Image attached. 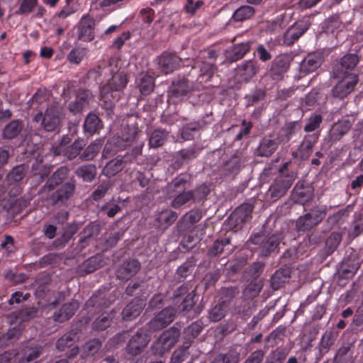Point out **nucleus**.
<instances>
[{
	"label": "nucleus",
	"mask_w": 363,
	"mask_h": 363,
	"mask_svg": "<svg viewBox=\"0 0 363 363\" xmlns=\"http://www.w3.org/2000/svg\"><path fill=\"white\" fill-rule=\"evenodd\" d=\"M63 118V108L57 104H52L47 108L44 115L42 111L37 113L34 121L40 123L45 130L52 132L60 129Z\"/></svg>",
	"instance_id": "nucleus-1"
},
{
	"label": "nucleus",
	"mask_w": 363,
	"mask_h": 363,
	"mask_svg": "<svg viewBox=\"0 0 363 363\" xmlns=\"http://www.w3.org/2000/svg\"><path fill=\"white\" fill-rule=\"evenodd\" d=\"M282 238V234L280 233H274L270 236H267L262 233L252 235L250 241L251 243L257 245L261 256H267L277 248Z\"/></svg>",
	"instance_id": "nucleus-2"
},
{
	"label": "nucleus",
	"mask_w": 363,
	"mask_h": 363,
	"mask_svg": "<svg viewBox=\"0 0 363 363\" xmlns=\"http://www.w3.org/2000/svg\"><path fill=\"white\" fill-rule=\"evenodd\" d=\"M337 82L332 89V95L334 98L343 99L350 94L359 81L357 74H337Z\"/></svg>",
	"instance_id": "nucleus-3"
},
{
	"label": "nucleus",
	"mask_w": 363,
	"mask_h": 363,
	"mask_svg": "<svg viewBox=\"0 0 363 363\" xmlns=\"http://www.w3.org/2000/svg\"><path fill=\"white\" fill-rule=\"evenodd\" d=\"M179 337V330L175 328H172L165 330L155 341L152 346V350L155 355H162L169 351L177 342Z\"/></svg>",
	"instance_id": "nucleus-4"
},
{
	"label": "nucleus",
	"mask_w": 363,
	"mask_h": 363,
	"mask_svg": "<svg viewBox=\"0 0 363 363\" xmlns=\"http://www.w3.org/2000/svg\"><path fill=\"white\" fill-rule=\"evenodd\" d=\"M295 179L296 174L294 172H290L287 176L278 175L269 186L270 198L273 201H277L283 196L291 187Z\"/></svg>",
	"instance_id": "nucleus-5"
},
{
	"label": "nucleus",
	"mask_w": 363,
	"mask_h": 363,
	"mask_svg": "<svg viewBox=\"0 0 363 363\" xmlns=\"http://www.w3.org/2000/svg\"><path fill=\"white\" fill-rule=\"evenodd\" d=\"M150 341V336L145 329L138 330L129 340L126 352L131 356L141 354Z\"/></svg>",
	"instance_id": "nucleus-6"
},
{
	"label": "nucleus",
	"mask_w": 363,
	"mask_h": 363,
	"mask_svg": "<svg viewBox=\"0 0 363 363\" xmlns=\"http://www.w3.org/2000/svg\"><path fill=\"white\" fill-rule=\"evenodd\" d=\"M326 216L325 209H313L296 220V228L299 231L310 230L320 223Z\"/></svg>",
	"instance_id": "nucleus-7"
},
{
	"label": "nucleus",
	"mask_w": 363,
	"mask_h": 363,
	"mask_svg": "<svg viewBox=\"0 0 363 363\" xmlns=\"http://www.w3.org/2000/svg\"><path fill=\"white\" fill-rule=\"evenodd\" d=\"M95 20L89 14L82 16L77 26V38L84 42H90L94 38Z\"/></svg>",
	"instance_id": "nucleus-8"
},
{
	"label": "nucleus",
	"mask_w": 363,
	"mask_h": 363,
	"mask_svg": "<svg viewBox=\"0 0 363 363\" xmlns=\"http://www.w3.org/2000/svg\"><path fill=\"white\" fill-rule=\"evenodd\" d=\"M353 121L348 118H342L335 123L329 130L328 136L330 141L335 143L340 140L352 128Z\"/></svg>",
	"instance_id": "nucleus-9"
},
{
	"label": "nucleus",
	"mask_w": 363,
	"mask_h": 363,
	"mask_svg": "<svg viewBox=\"0 0 363 363\" xmlns=\"http://www.w3.org/2000/svg\"><path fill=\"white\" fill-rule=\"evenodd\" d=\"M199 189H203V195H206L208 192V189L206 186H201L194 191H182L179 193H174L170 194L169 196L173 197V199L171 202V206L177 208L181 207L182 206L187 203L188 202L194 200L195 194L199 191Z\"/></svg>",
	"instance_id": "nucleus-10"
},
{
	"label": "nucleus",
	"mask_w": 363,
	"mask_h": 363,
	"mask_svg": "<svg viewBox=\"0 0 363 363\" xmlns=\"http://www.w3.org/2000/svg\"><path fill=\"white\" fill-rule=\"evenodd\" d=\"M174 309L167 308L161 311L149 323L150 328L154 330L165 328L174 320Z\"/></svg>",
	"instance_id": "nucleus-11"
},
{
	"label": "nucleus",
	"mask_w": 363,
	"mask_h": 363,
	"mask_svg": "<svg viewBox=\"0 0 363 363\" xmlns=\"http://www.w3.org/2000/svg\"><path fill=\"white\" fill-rule=\"evenodd\" d=\"M182 60L174 54L164 52L158 58V65L165 74L172 72L180 66Z\"/></svg>",
	"instance_id": "nucleus-12"
},
{
	"label": "nucleus",
	"mask_w": 363,
	"mask_h": 363,
	"mask_svg": "<svg viewBox=\"0 0 363 363\" xmlns=\"http://www.w3.org/2000/svg\"><path fill=\"white\" fill-rule=\"evenodd\" d=\"M92 100L93 96L89 91L82 90L79 91L76 99L69 104V109L71 112L79 113L86 108Z\"/></svg>",
	"instance_id": "nucleus-13"
},
{
	"label": "nucleus",
	"mask_w": 363,
	"mask_h": 363,
	"mask_svg": "<svg viewBox=\"0 0 363 363\" xmlns=\"http://www.w3.org/2000/svg\"><path fill=\"white\" fill-rule=\"evenodd\" d=\"M140 264L138 260L132 259L125 262L116 272V276L119 279L128 280L133 277L140 269Z\"/></svg>",
	"instance_id": "nucleus-14"
},
{
	"label": "nucleus",
	"mask_w": 363,
	"mask_h": 363,
	"mask_svg": "<svg viewBox=\"0 0 363 363\" xmlns=\"http://www.w3.org/2000/svg\"><path fill=\"white\" fill-rule=\"evenodd\" d=\"M253 207L251 204L245 203L238 207L230 215V220L235 222V225L247 222L251 218Z\"/></svg>",
	"instance_id": "nucleus-15"
},
{
	"label": "nucleus",
	"mask_w": 363,
	"mask_h": 363,
	"mask_svg": "<svg viewBox=\"0 0 363 363\" xmlns=\"http://www.w3.org/2000/svg\"><path fill=\"white\" fill-rule=\"evenodd\" d=\"M135 84L141 94L149 95L154 90V78L147 73L142 72L136 77Z\"/></svg>",
	"instance_id": "nucleus-16"
},
{
	"label": "nucleus",
	"mask_w": 363,
	"mask_h": 363,
	"mask_svg": "<svg viewBox=\"0 0 363 363\" xmlns=\"http://www.w3.org/2000/svg\"><path fill=\"white\" fill-rule=\"evenodd\" d=\"M145 303L142 299H135L123 309L122 315L125 320H131L136 318L142 311Z\"/></svg>",
	"instance_id": "nucleus-17"
},
{
	"label": "nucleus",
	"mask_w": 363,
	"mask_h": 363,
	"mask_svg": "<svg viewBox=\"0 0 363 363\" xmlns=\"http://www.w3.org/2000/svg\"><path fill=\"white\" fill-rule=\"evenodd\" d=\"M79 303L77 301L72 300V301L63 305L59 313L54 315L55 321L64 322L69 319L79 308Z\"/></svg>",
	"instance_id": "nucleus-18"
},
{
	"label": "nucleus",
	"mask_w": 363,
	"mask_h": 363,
	"mask_svg": "<svg viewBox=\"0 0 363 363\" xmlns=\"http://www.w3.org/2000/svg\"><path fill=\"white\" fill-rule=\"evenodd\" d=\"M359 57L355 54H348L344 55L340 63L338 73L337 74L344 75L345 74H352L350 71L352 70L358 64Z\"/></svg>",
	"instance_id": "nucleus-19"
},
{
	"label": "nucleus",
	"mask_w": 363,
	"mask_h": 363,
	"mask_svg": "<svg viewBox=\"0 0 363 363\" xmlns=\"http://www.w3.org/2000/svg\"><path fill=\"white\" fill-rule=\"evenodd\" d=\"M255 62L252 60H246L239 65L236 69L237 75L242 81H247L257 73Z\"/></svg>",
	"instance_id": "nucleus-20"
},
{
	"label": "nucleus",
	"mask_w": 363,
	"mask_h": 363,
	"mask_svg": "<svg viewBox=\"0 0 363 363\" xmlns=\"http://www.w3.org/2000/svg\"><path fill=\"white\" fill-rule=\"evenodd\" d=\"M193 90V85L187 79L178 80L172 83L171 86V93L172 96L181 98L186 96Z\"/></svg>",
	"instance_id": "nucleus-21"
},
{
	"label": "nucleus",
	"mask_w": 363,
	"mask_h": 363,
	"mask_svg": "<svg viewBox=\"0 0 363 363\" xmlns=\"http://www.w3.org/2000/svg\"><path fill=\"white\" fill-rule=\"evenodd\" d=\"M68 169L66 167H61L55 171L47 183L41 188L40 191H51L56 185L60 184L67 177Z\"/></svg>",
	"instance_id": "nucleus-22"
},
{
	"label": "nucleus",
	"mask_w": 363,
	"mask_h": 363,
	"mask_svg": "<svg viewBox=\"0 0 363 363\" xmlns=\"http://www.w3.org/2000/svg\"><path fill=\"white\" fill-rule=\"evenodd\" d=\"M74 190V184L71 183H67L52 194L51 200L54 203H62L67 200L72 195Z\"/></svg>",
	"instance_id": "nucleus-23"
},
{
	"label": "nucleus",
	"mask_w": 363,
	"mask_h": 363,
	"mask_svg": "<svg viewBox=\"0 0 363 363\" xmlns=\"http://www.w3.org/2000/svg\"><path fill=\"white\" fill-rule=\"evenodd\" d=\"M178 214L172 210L165 209L160 212L156 218L159 226L167 228L177 220Z\"/></svg>",
	"instance_id": "nucleus-24"
},
{
	"label": "nucleus",
	"mask_w": 363,
	"mask_h": 363,
	"mask_svg": "<svg viewBox=\"0 0 363 363\" xmlns=\"http://www.w3.org/2000/svg\"><path fill=\"white\" fill-rule=\"evenodd\" d=\"M250 43H242L235 45L228 50V58L230 62H235L242 57L250 50Z\"/></svg>",
	"instance_id": "nucleus-25"
},
{
	"label": "nucleus",
	"mask_w": 363,
	"mask_h": 363,
	"mask_svg": "<svg viewBox=\"0 0 363 363\" xmlns=\"http://www.w3.org/2000/svg\"><path fill=\"white\" fill-rule=\"evenodd\" d=\"M318 138V136L315 135H308L304 138L298 149L301 159H307L311 155L313 151V147L317 142Z\"/></svg>",
	"instance_id": "nucleus-26"
},
{
	"label": "nucleus",
	"mask_w": 363,
	"mask_h": 363,
	"mask_svg": "<svg viewBox=\"0 0 363 363\" xmlns=\"http://www.w3.org/2000/svg\"><path fill=\"white\" fill-rule=\"evenodd\" d=\"M124 162L122 157H116L108 162L103 168L102 174L107 177H111L123 169Z\"/></svg>",
	"instance_id": "nucleus-27"
},
{
	"label": "nucleus",
	"mask_w": 363,
	"mask_h": 363,
	"mask_svg": "<svg viewBox=\"0 0 363 363\" xmlns=\"http://www.w3.org/2000/svg\"><path fill=\"white\" fill-rule=\"evenodd\" d=\"M278 145L275 140L264 139L257 147V155L269 157L277 149Z\"/></svg>",
	"instance_id": "nucleus-28"
},
{
	"label": "nucleus",
	"mask_w": 363,
	"mask_h": 363,
	"mask_svg": "<svg viewBox=\"0 0 363 363\" xmlns=\"http://www.w3.org/2000/svg\"><path fill=\"white\" fill-rule=\"evenodd\" d=\"M320 65V60L316 56L308 55L300 64V71L305 74L314 72Z\"/></svg>",
	"instance_id": "nucleus-29"
},
{
	"label": "nucleus",
	"mask_w": 363,
	"mask_h": 363,
	"mask_svg": "<svg viewBox=\"0 0 363 363\" xmlns=\"http://www.w3.org/2000/svg\"><path fill=\"white\" fill-rule=\"evenodd\" d=\"M102 128L99 117L94 113H89L84 121V128L86 133L93 135Z\"/></svg>",
	"instance_id": "nucleus-30"
},
{
	"label": "nucleus",
	"mask_w": 363,
	"mask_h": 363,
	"mask_svg": "<svg viewBox=\"0 0 363 363\" xmlns=\"http://www.w3.org/2000/svg\"><path fill=\"white\" fill-rule=\"evenodd\" d=\"M168 136V132L162 129L155 130L150 135L149 145L151 147H158L164 143Z\"/></svg>",
	"instance_id": "nucleus-31"
},
{
	"label": "nucleus",
	"mask_w": 363,
	"mask_h": 363,
	"mask_svg": "<svg viewBox=\"0 0 363 363\" xmlns=\"http://www.w3.org/2000/svg\"><path fill=\"white\" fill-rule=\"evenodd\" d=\"M293 197L296 202L303 203L311 199L312 194L308 188L296 184L293 190Z\"/></svg>",
	"instance_id": "nucleus-32"
},
{
	"label": "nucleus",
	"mask_w": 363,
	"mask_h": 363,
	"mask_svg": "<svg viewBox=\"0 0 363 363\" xmlns=\"http://www.w3.org/2000/svg\"><path fill=\"white\" fill-rule=\"evenodd\" d=\"M26 169L23 165H18L13 167L6 176V182L9 185H12L20 182L25 177Z\"/></svg>",
	"instance_id": "nucleus-33"
},
{
	"label": "nucleus",
	"mask_w": 363,
	"mask_h": 363,
	"mask_svg": "<svg viewBox=\"0 0 363 363\" xmlns=\"http://www.w3.org/2000/svg\"><path fill=\"white\" fill-rule=\"evenodd\" d=\"M103 145L102 140H95L92 142L84 151L80 158L82 160L89 161L93 160L99 152Z\"/></svg>",
	"instance_id": "nucleus-34"
},
{
	"label": "nucleus",
	"mask_w": 363,
	"mask_h": 363,
	"mask_svg": "<svg viewBox=\"0 0 363 363\" xmlns=\"http://www.w3.org/2000/svg\"><path fill=\"white\" fill-rule=\"evenodd\" d=\"M76 174L78 177H82L85 182L92 181L96 174V168L94 164H85L79 167Z\"/></svg>",
	"instance_id": "nucleus-35"
},
{
	"label": "nucleus",
	"mask_w": 363,
	"mask_h": 363,
	"mask_svg": "<svg viewBox=\"0 0 363 363\" xmlns=\"http://www.w3.org/2000/svg\"><path fill=\"white\" fill-rule=\"evenodd\" d=\"M113 86L108 82L101 89V101L104 103V106L107 109L113 107Z\"/></svg>",
	"instance_id": "nucleus-36"
},
{
	"label": "nucleus",
	"mask_w": 363,
	"mask_h": 363,
	"mask_svg": "<svg viewBox=\"0 0 363 363\" xmlns=\"http://www.w3.org/2000/svg\"><path fill=\"white\" fill-rule=\"evenodd\" d=\"M348 217L347 211L342 209L330 216L327 219V224L330 228H336L342 225Z\"/></svg>",
	"instance_id": "nucleus-37"
},
{
	"label": "nucleus",
	"mask_w": 363,
	"mask_h": 363,
	"mask_svg": "<svg viewBox=\"0 0 363 363\" xmlns=\"http://www.w3.org/2000/svg\"><path fill=\"white\" fill-rule=\"evenodd\" d=\"M289 278L288 269H279L271 277V284L274 289H279Z\"/></svg>",
	"instance_id": "nucleus-38"
},
{
	"label": "nucleus",
	"mask_w": 363,
	"mask_h": 363,
	"mask_svg": "<svg viewBox=\"0 0 363 363\" xmlns=\"http://www.w3.org/2000/svg\"><path fill=\"white\" fill-rule=\"evenodd\" d=\"M128 78L125 73H115L108 83L113 86L115 91H119L123 89L128 84Z\"/></svg>",
	"instance_id": "nucleus-39"
},
{
	"label": "nucleus",
	"mask_w": 363,
	"mask_h": 363,
	"mask_svg": "<svg viewBox=\"0 0 363 363\" xmlns=\"http://www.w3.org/2000/svg\"><path fill=\"white\" fill-rule=\"evenodd\" d=\"M255 13V9L250 6H242L233 13L232 18L235 21H242L251 18Z\"/></svg>",
	"instance_id": "nucleus-40"
},
{
	"label": "nucleus",
	"mask_w": 363,
	"mask_h": 363,
	"mask_svg": "<svg viewBox=\"0 0 363 363\" xmlns=\"http://www.w3.org/2000/svg\"><path fill=\"white\" fill-rule=\"evenodd\" d=\"M22 129L21 123L19 121H12L6 125L4 129V137L8 139H12L16 137Z\"/></svg>",
	"instance_id": "nucleus-41"
},
{
	"label": "nucleus",
	"mask_w": 363,
	"mask_h": 363,
	"mask_svg": "<svg viewBox=\"0 0 363 363\" xmlns=\"http://www.w3.org/2000/svg\"><path fill=\"white\" fill-rule=\"evenodd\" d=\"M227 308L228 306L225 302L216 305L209 312V319L213 322L220 320L225 317Z\"/></svg>",
	"instance_id": "nucleus-42"
},
{
	"label": "nucleus",
	"mask_w": 363,
	"mask_h": 363,
	"mask_svg": "<svg viewBox=\"0 0 363 363\" xmlns=\"http://www.w3.org/2000/svg\"><path fill=\"white\" fill-rule=\"evenodd\" d=\"M86 49L84 48H75L68 53L67 60L74 65H79L86 57Z\"/></svg>",
	"instance_id": "nucleus-43"
},
{
	"label": "nucleus",
	"mask_w": 363,
	"mask_h": 363,
	"mask_svg": "<svg viewBox=\"0 0 363 363\" xmlns=\"http://www.w3.org/2000/svg\"><path fill=\"white\" fill-rule=\"evenodd\" d=\"M198 153L194 147L182 149L178 151L176 154L177 160L182 164L188 163L193 159L196 158Z\"/></svg>",
	"instance_id": "nucleus-44"
},
{
	"label": "nucleus",
	"mask_w": 363,
	"mask_h": 363,
	"mask_svg": "<svg viewBox=\"0 0 363 363\" xmlns=\"http://www.w3.org/2000/svg\"><path fill=\"white\" fill-rule=\"evenodd\" d=\"M21 331L13 328L9 329L6 334L0 335V347L8 345L15 342L19 337Z\"/></svg>",
	"instance_id": "nucleus-45"
},
{
	"label": "nucleus",
	"mask_w": 363,
	"mask_h": 363,
	"mask_svg": "<svg viewBox=\"0 0 363 363\" xmlns=\"http://www.w3.org/2000/svg\"><path fill=\"white\" fill-rule=\"evenodd\" d=\"M262 282L259 280L251 281L243 291V295L247 298H253L256 297L262 288Z\"/></svg>",
	"instance_id": "nucleus-46"
},
{
	"label": "nucleus",
	"mask_w": 363,
	"mask_h": 363,
	"mask_svg": "<svg viewBox=\"0 0 363 363\" xmlns=\"http://www.w3.org/2000/svg\"><path fill=\"white\" fill-rule=\"evenodd\" d=\"M201 218V214L197 211H190L184 214L181 219V224L185 228H189L193 224L198 223Z\"/></svg>",
	"instance_id": "nucleus-47"
},
{
	"label": "nucleus",
	"mask_w": 363,
	"mask_h": 363,
	"mask_svg": "<svg viewBox=\"0 0 363 363\" xmlns=\"http://www.w3.org/2000/svg\"><path fill=\"white\" fill-rule=\"evenodd\" d=\"M77 337V333L71 331L65 334L57 342L56 347L59 350H64L66 347L72 345Z\"/></svg>",
	"instance_id": "nucleus-48"
},
{
	"label": "nucleus",
	"mask_w": 363,
	"mask_h": 363,
	"mask_svg": "<svg viewBox=\"0 0 363 363\" xmlns=\"http://www.w3.org/2000/svg\"><path fill=\"white\" fill-rule=\"evenodd\" d=\"M342 240V235L340 233H333L325 241V247L328 254L333 252Z\"/></svg>",
	"instance_id": "nucleus-49"
},
{
	"label": "nucleus",
	"mask_w": 363,
	"mask_h": 363,
	"mask_svg": "<svg viewBox=\"0 0 363 363\" xmlns=\"http://www.w3.org/2000/svg\"><path fill=\"white\" fill-rule=\"evenodd\" d=\"M186 184V179L182 176H179L174 178L170 183L168 184L167 189L170 194L179 193L185 188Z\"/></svg>",
	"instance_id": "nucleus-50"
},
{
	"label": "nucleus",
	"mask_w": 363,
	"mask_h": 363,
	"mask_svg": "<svg viewBox=\"0 0 363 363\" xmlns=\"http://www.w3.org/2000/svg\"><path fill=\"white\" fill-rule=\"evenodd\" d=\"M111 313H103L93 323V328L96 330H103L108 328L111 322Z\"/></svg>",
	"instance_id": "nucleus-51"
},
{
	"label": "nucleus",
	"mask_w": 363,
	"mask_h": 363,
	"mask_svg": "<svg viewBox=\"0 0 363 363\" xmlns=\"http://www.w3.org/2000/svg\"><path fill=\"white\" fill-rule=\"evenodd\" d=\"M84 146L85 143L83 140H77L71 146L66 149L65 155L70 160L74 159L79 154Z\"/></svg>",
	"instance_id": "nucleus-52"
},
{
	"label": "nucleus",
	"mask_w": 363,
	"mask_h": 363,
	"mask_svg": "<svg viewBox=\"0 0 363 363\" xmlns=\"http://www.w3.org/2000/svg\"><path fill=\"white\" fill-rule=\"evenodd\" d=\"M240 354L235 352H230L225 354H218L211 363H238Z\"/></svg>",
	"instance_id": "nucleus-53"
},
{
	"label": "nucleus",
	"mask_w": 363,
	"mask_h": 363,
	"mask_svg": "<svg viewBox=\"0 0 363 363\" xmlns=\"http://www.w3.org/2000/svg\"><path fill=\"white\" fill-rule=\"evenodd\" d=\"M38 5V0H22L16 14L28 15L31 13Z\"/></svg>",
	"instance_id": "nucleus-54"
},
{
	"label": "nucleus",
	"mask_w": 363,
	"mask_h": 363,
	"mask_svg": "<svg viewBox=\"0 0 363 363\" xmlns=\"http://www.w3.org/2000/svg\"><path fill=\"white\" fill-rule=\"evenodd\" d=\"M200 125L197 123H191L184 126L181 132V137L184 140H189L193 138L192 132L197 131Z\"/></svg>",
	"instance_id": "nucleus-55"
},
{
	"label": "nucleus",
	"mask_w": 363,
	"mask_h": 363,
	"mask_svg": "<svg viewBox=\"0 0 363 363\" xmlns=\"http://www.w3.org/2000/svg\"><path fill=\"white\" fill-rule=\"evenodd\" d=\"M323 118L320 115H314L311 116L306 125L304 127V130L306 132H312L315 130L319 128L320 123H322Z\"/></svg>",
	"instance_id": "nucleus-56"
},
{
	"label": "nucleus",
	"mask_w": 363,
	"mask_h": 363,
	"mask_svg": "<svg viewBox=\"0 0 363 363\" xmlns=\"http://www.w3.org/2000/svg\"><path fill=\"white\" fill-rule=\"evenodd\" d=\"M230 244L228 238L216 240L213 247L209 250L208 254L211 256H216L223 251L224 247Z\"/></svg>",
	"instance_id": "nucleus-57"
},
{
	"label": "nucleus",
	"mask_w": 363,
	"mask_h": 363,
	"mask_svg": "<svg viewBox=\"0 0 363 363\" xmlns=\"http://www.w3.org/2000/svg\"><path fill=\"white\" fill-rule=\"evenodd\" d=\"M42 347L39 346H36L35 347H28L24 350V356L26 362H30L36 358H38L41 354Z\"/></svg>",
	"instance_id": "nucleus-58"
},
{
	"label": "nucleus",
	"mask_w": 363,
	"mask_h": 363,
	"mask_svg": "<svg viewBox=\"0 0 363 363\" xmlns=\"http://www.w3.org/2000/svg\"><path fill=\"white\" fill-rule=\"evenodd\" d=\"M335 338L332 332H325L320 340V346L321 350H325L326 352L333 345Z\"/></svg>",
	"instance_id": "nucleus-59"
},
{
	"label": "nucleus",
	"mask_w": 363,
	"mask_h": 363,
	"mask_svg": "<svg viewBox=\"0 0 363 363\" xmlns=\"http://www.w3.org/2000/svg\"><path fill=\"white\" fill-rule=\"evenodd\" d=\"M101 347V342L99 340L94 339L84 346V350L87 354L93 355L96 354Z\"/></svg>",
	"instance_id": "nucleus-60"
},
{
	"label": "nucleus",
	"mask_w": 363,
	"mask_h": 363,
	"mask_svg": "<svg viewBox=\"0 0 363 363\" xmlns=\"http://www.w3.org/2000/svg\"><path fill=\"white\" fill-rule=\"evenodd\" d=\"M294 134V127L293 125H288L283 128L279 137L280 142L287 143L290 140L292 135Z\"/></svg>",
	"instance_id": "nucleus-61"
},
{
	"label": "nucleus",
	"mask_w": 363,
	"mask_h": 363,
	"mask_svg": "<svg viewBox=\"0 0 363 363\" xmlns=\"http://www.w3.org/2000/svg\"><path fill=\"white\" fill-rule=\"evenodd\" d=\"M352 234L357 236L363 233V213L353 221L352 223Z\"/></svg>",
	"instance_id": "nucleus-62"
},
{
	"label": "nucleus",
	"mask_w": 363,
	"mask_h": 363,
	"mask_svg": "<svg viewBox=\"0 0 363 363\" xmlns=\"http://www.w3.org/2000/svg\"><path fill=\"white\" fill-rule=\"evenodd\" d=\"M342 22L338 16H333L327 21V29L328 31L334 32L335 29L341 28Z\"/></svg>",
	"instance_id": "nucleus-63"
},
{
	"label": "nucleus",
	"mask_w": 363,
	"mask_h": 363,
	"mask_svg": "<svg viewBox=\"0 0 363 363\" xmlns=\"http://www.w3.org/2000/svg\"><path fill=\"white\" fill-rule=\"evenodd\" d=\"M109 188L110 185L108 183L101 184L98 186L92 194L93 199L97 201L104 197Z\"/></svg>",
	"instance_id": "nucleus-64"
}]
</instances>
